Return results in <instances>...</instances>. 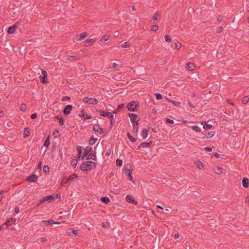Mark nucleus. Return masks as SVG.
<instances>
[{"instance_id": "1", "label": "nucleus", "mask_w": 249, "mask_h": 249, "mask_svg": "<svg viewBox=\"0 0 249 249\" xmlns=\"http://www.w3.org/2000/svg\"><path fill=\"white\" fill-rule=\"evenodd\" d=\"M95 163L90 161L83 162L80 167V169L82 171H89L92 169H95Z\"/></svg>"}, {"instance_id": "2", "label": "nucleus", "mask_w": 249, "mask_h": 249, "mask_svg": "<svg viewBox=\"0 0 249 249\" xmlns=\"http://www.w3.org/2000/svg\"><path fill=\"white\" fill-rule=\"evenodd\" d=\"M131 165L130 163H127L125 166V174L127 177V178L134 182V180H133V177L131 175L132 170H131Z\"/></svg>"}, {"instance_id": "3", "label": "nucleus", "mask_w": 249, "mask_h": 249, "mask_svg": "<svg viewBox=\"0 0 249 249\" xmlns=\"http://www.w3.org/2000/svg\"><path fill=\"white\" fill-rule=\"evenodd\" d=\"M139 106V103L137 101H133L128 104L127 109L129 111H136L137 107Z\"/></svg>"}, {"instance_id": "4", "label": "nucleus", "mask_w": 249, "mask_h": 249, "mask_svg": "<svg viewBox=\"0 0 249 249\" xmlns=\"http://www.w3.org/2000/svg\"><path fill=\"white\" fill-rule=\"evenodd\" d=\"M83 101L85 103L94 105L98 103V100L96 98H89L88 97H84L83 99Z\"/></svg>"}, {"instance_id": "5", "label": "nucleus", "mask_w": 249, "mask_h": 249, "mask_svg": "<svg viewBox=\"0 0 249 249\" xmlns=\"http://www.w3.org/2000/svg\"><path fill=\"white\" fill-rule=\"evenodd\" d=\"M125 200L127 202L134 205H137L138 204V201L136 200L134 198V197L131 195H127L125 197Z\"/></svg>"}, {"instance_id": "6", "label": "nucleus", "mask_w": 249, "mask_h": 249, "mask_svg": "<svg viewBox=\"0 0 249 249\" xmlns=\"http://www.w3.org/2000/svg\"><path fill=\"white\" fill-rule=\"evenodd\" d=\"M38 178V177L37 175L33 174L28 177L26 178V180L30 182L34 183L37 181Z\"/></svg>"}, {"instance_id": "7", "label": "nucleus", "mask_w": 249, "mask_h": 249, "mask_svg": "<svg viewBox=\"0 0 249 249\" xmlns=\"http://www.w3.org/2000/svg\"><path fill=\"white\" fill-rule=\"evenodd\" d=\"M129 116L130 118L131 122L134 124L138 123L140 119H138V115L134 113H129Z\"/></svg>"}, {"instance_id": "8", "label": "nucleus", "mask_w": 249, "mask_h": 249, "mask_svg": "<svg viewBox=\"0 0 249 249\" xmlns=\"http://www.w3.org/2000/svg\"><path fill=\"white\" fill-rule=\"evenodd\" d=\"M73 108V106L71 105H68L64 107L63 110V113L65 115H67L70 114L71 111Z\"/></svg>"}, {"instance_id": "9", "label": "nucleus", "mask_w": 249, "mask_h": 249, "mask_svg": "<svg viewBox=\"0 0 249 249\" xmlns=\"http://www.w3.org/2000/svg\"><path fill=\"white\" fill-rule=\"evenodd\" d=\"M92 147L90 146H87L84 148V152L82 156V159H84L86 157L87 158L89 153L91 151Z\"/></svg>"}, {"instance_id": "10", "label": "nucleus", "mask_w": 249, "mask_h": 249, "mask_svg": "<svg viewBox=\"0 0 249 249\" xmlns=\"http://www.w3.org/2000/svg\"><path fill=\"white\" fill-rule=\"evenodd\" d=\"M17 22H16L15 24L11 26H10L8 28L7 32L9 34H12L14 33L16 31V29L17 28L18 26L17 25Z\"/></svg>"}, {"instance_id": "11", "label": "nucleus", "mask_w": 249, "mask_h": 249, "mask_svg": "<svg viewBox=\"0 0 249 249\" xmlns=\"http://www.w3.org/2000/svg\"><path fill=\"white\" fill-rule=\"evenodd\" d=\"M92 159L93 160H96V152H94L93 151H91L89 155L86 158V160Z\"/></svg>"}, {"instance_id": "12", "label": "nucleus", "mask_w": 249, "mask_h": 249, "mask_svg": "<svg viewBox=\"0 0 249 249\" xmlns=\"http://www.w3.org/2000/svg\"><path fill=\"white\" fill-rule=\"evenodd\" d=\"M16 221V219L14 218H8L6 220V221L4 223H3V224H2L0 226V231L2 229L3 227L5 225L8 227L9 226V223H10V221H14V222H15Z\"/></svg>"}, {"instance_id": "13", "label": "nucleus", "mask_w": 249, "mask_h": 249, "mask_svg": "<svg viewBox=\"0 0 249 249\" xmlns=\"http://www.w3.org/2000/svg\"><path fill=\"white\" fill-rule=\"evenodd\" d=\"M67 232L68 234H69L71 236L76 235H77L78 233V232L76 230H74L72 228H69L67 230Z\"/></svg>"}, {"instance_id": "14", "label": "nucleus", "mask_w": 249, "mask_h": 249, "mask_svg": "<svg viewBox=\"0 0 249 249\" xmlns=\"http://www.w3.org/2000/svg\"><path fill=\"white\" fill-rule=\"evenodd\" d=\"M242 184L244 187L248 188L249 186V179L247 178H244L242 180Z\"/></svg>"}, {"instance_id": "15", "label": "nucleus", "mask_w": 249, "mask_h": 249, "mask_svg": "<svg viewBox=\"0 0 249 249\" xmlns=\"http://www.w3.org/2000/svg\"><path fill=\"white\" fill-rule=\"evenodd\" d=\"M80 117H83L85 120H88L91 119L92 118V116L91 115L86 114L84 112V110H82L80 114L79 115Z\"/></svg>"}, {"instance_id": "16", "label": "nucleus", "mask_w": 249, "mask_h": 249, "mask_svg": "<svg viewBox=\"0 0 249 249\" xmlns=\"http://www.w3.org/2000/svg\"><path fill=\"white\" fill-rule=\"evenodd\" d=\"M95 41L94 39H88L84 42L85 46H88L92 45Z\"/></svg>"}, {"instance_id": "17", "label": "nucleus", "mask_w": 249, "mask_h": 249, "mask_svg": "<svg viewBox=\"0 0 249 249\" xmlns=\"http://www.w3.org/2000/svg\"><path fill=\"white\" fill-rule=\"evenodd\" d=\"M87 36H88L87 33H86V32H84V33L81 34V35H78L76 36V40L78 41V40H83L85 38H86Z\"/></svg>"}, {"instance_id": "18", "label": "nucleus", "mask_w": 249, "mask_h": 249, "mask_svg": "<svg viewBox=\"0 0 249 249\" xmlns=\"http://www.w3.org/2000/svg\"><path fill=\"white\" fill-rule=\"evenodd\" d=\"M186 65V68L189 71H192L195 69V66L193 63L189 62Z\"/></svg>"}, {"instance_id": "19", "label": "nucleus", "mask_w": 249, "mask_h": 249, "mask_svg": "<svg viewBox=\"0 0 249 249\" xmlns=\"http://www.w3.org/2000/svg\"><path fill=\"white\" fill-rule=\"evenodd\" d=\"M97 111H98L99 112H100V114L101 116H104V117H109L110 116V115L111 114V112H105L104 111H102L101 110H97Z\"/></svg>"}, {"instance_id": "20", "label": "nucleus", "mask_w": 249, "mask_h": 249, "mask_svg": "<svg viewBox=\"0 0 249 249\" xmlns=\"http://www.w3.org/2000/svg\"><path fill=\"white\" fill-rule=\"evenodd\" d=\"M213 170H214L215 173L218 175L222 174L223 172L222 168L218 166H215L213 167Z\"/></svg>"}, {"instance_id": "21", "label": "nucleus", "mask_w": 249, "mask_h": 249, "mask_svg": "<svg viewBox=\"0 0 249 249\" xmlns=\"http://www.w3.org/2000/svg\"><path fill=\"white\" fill-rule=\"evenodd\" d=\"M53 223V221L52 219H49L48 220H43L42 221V224L45 226L49 225H52Z\"/></svg>"}, {"instance_id": "22", "label": "nucleus", "mask_w": 249, "mask_h": 249, "mask_svg": "<svg viewBox=\"0 0 249 249\" xmlns=\"http://www.w3.org/2000/svg\"><path fill=\"white\" fill-rule=\"evenodd\" d=\"M196 167L199 169H202L204 167V164L200 160H197L196 162Z\"/></svg>"}, {"instance_id": "23", "label": "nucleus", "mask_w": 249, "mask_h": 249, "mask_svg": "<svg viewBox=\"0 0 249 249\" xmlns=\"http://www.w3.org/2000/svg\"><path fill=\"white\" fill-rule=\"evenodd\" d=\"M202 124L203 125V128L205 129H206V130H208V129H211L212 127V124H207V122H203L202 123Z\"/></svg>"}, {"instance_id": "24", "label": "nucleus", "mask_w": 249, "mask_h": 249, "mask_svg": "<svg viewBox=\"0 0 249 249\" xmlns=\"http://www.w3.org/2000/svg\"><path fill=\"white\" fill-rule=\"evenodd\" d=\"M101 200L102 202L105 204H108L110 202V199L107 196H103L101 198Z\"/></svg>"}, {"instance_id": "25", "label": "nucleus", "mask_w": 249, "mask_h": 249, "mask_svg": "<svg viewBox=\"0 0 249 249\" xmlns=\"http://www.w3.org/2000/svg\"><path fill=\"white\" fill-rule=\"evenodd\" d=\"M108 118L110 119V125H111L110 128H111L115 123V120H114L113 114L111 113V114L110 115V116L108 117Z\"/></svg>"}, {"instance_id": "26", "label": "nucleus", "mask_w": 249, "mask_h": 249, "mask_svg": "<svg viewBox=\"0 0 249 249\" xmlns=\"http://www.w3.org/2000/svg\"><path fill=\"white\" fill-rule=\"evenodd\" d=\"M148 130L146 129L143 128L142 131V135L143 139H145L147 137Z\"/></svg>"}, {"instance_id": "27", "label": "nucleus", "mask_w": 249, "mask_h": 249, "mask_svg": "<svg viewBox=\"0 0 249 249\" xmlns=\"http://www.w3.org/2000/svg\"><path fill=\"white\" fill-rule=\"evenodd\" d=\"M43 172L45 174L49 175L50 173V168L48 165H45L43 167Z\"/></svg>"}, {"instance_id": "28", "label": "nucleus", "mask_w": 249, "mask_h": 249, "mask_svg": "<svg viewBox=\"0 0 249 249\" xmlns=\"http://www.w3.org/2000/svg\"><path fill=\"white\" fill-rule=\"evenodd\" d=\"M30 133V129L28 127H25L24 129L23 135L24 137H28Z\"/></svg>"}, {"instance_id": "29", "label": "nucleus", "mask_w": 249, "mask_h": 249, "mask_svg": "<svg viewBox=\"0 0 249 249\" xmlns=\"http://www.w3.org/2000/svg\"><path fill=\"white\" fill-rule=\"evenodd\" d=\"M127 136L129 140L132 142H135L137 140V139L134 137L132 136L129 133H127Z\"/></svg>"}, {"instance_id": "30", "label": "nucleus", "mask_w": 249, "mask_h": 249, "mask_svg": "<svg viewBox=\"0 0 249 249\" xmlns=\"http://www.w3.org/2000/svg\"><path fill=\"white\" fill-rule=\"evenodd\" d=\"M78 177V176L76 174H73L71 175L67 179V181H71L72 180H73L75 178H76Z\"/></svg>"}, {"instance_id": "31", "label": "nucleus", "mask_w": 249, "mask_h": 249, "mask_svg": "<svg viewBox=\"0 0 249 249\" xmlns=\"http://www.w3.org/2000/svg\"><path fill=\"white\" fill-rule=\"evenodd\" d=\"M138 125H139V123H134L133 124V132L134 133H136L138 132Z\"/></svg>"}, {"instance_id": "32", "label": "nucleus", "mask_w": 249, "mask_h": 249, "mask_svg": "<svg viewBox=\"0 0 249 249\" xmlns=\"http://www.w3.org/2000/svg\"><path fill=\"white\" fill-rule=\"evenodd\" d=\"M147 147H148L147 146V143L146 142H144L141 143L138 146V149L140 150L141 148H147Z\"/></svg>"}, {"instance_id": "33", "label": "nucleus", "mask_w": 249, "mask_h": 249, "mask_svg": "<svg viewBox=\"0 0 249 249\" xmlns=\"http://www.w3.org/2000/svg\"><path fill=\"white\" fill-rule=\"evenodd\" d=\"M53 135L54 138H58V137H60V133L59 130H55L53 132Z\"/></svg>"}, {"instance_id": "34", "label": "nucleus", "mask_w": 249, "mask_h": 249, "mask_svg": "<svg viewBox=\"0 0 249 249\" xmlns=\"http://www.w3.org/2000/svg\"><path fill=\"white\" fill-rule=\"evenodd\" d=\"M40 80L41 82L44 84L48 83L49 82L46 79L47 77H42V76H40Z\"/></svg>"}, {"instance_id": "35", "label": "nucleus", "mask_w": 249, "mask_h": 249, "mask_svg": "<svg viewBox=\"0 0 249 249\" xmlns=\"http://www.w3.org/2000/svg\"><path fill=\"white\" fill-rule=\"evenodd\" d=\"M68 59L70 60H72V61H77L79 59V58L75 56H72V55H68L67 56Z\"/></svg>"}, {"instance_id": "36", "label": "nucleus", "mask_w": 249, "mask_h": 249, "mask_svg": "<svg viewBox=\"0 0 249 249\" xmlns=\"http://www.w3.org/2000/svg\"><path fill=\"white\" fill-rule=\"evenodd\" d=\"M242 103L244 104H247L249 102V96H246L243 98L242 99Z\"/></svg>"}, {"instance_id": "37", "label": "nucleus", "mask_w": 249, "mask_h": 249, "mask_svg": "<svg viewBox=\"0 0 249 249\" xmlns=\"http://www.w3.org/2000/svg\"><path fill=\"white\" fill-rule=\"evenodd\" d=\"M97 140V138H94L93 137L91 138L89 141V144L93 145Z\"/></svg>"}, {"instance_id": "38", "label": "nucleus", "mask_w": 249, "mask_h": 249, "mask_svg": "<svg viewBox=\"0 0 249 249\" xmlns=\"http://www.w3.org/2000/svg\"><path fill=\"white\" fill-rule=\"evenodd\" d=\"M50 144V142L49 141V136H48V137L46 139V140L44 142V145L45 147H48L49 146Z\"/></svg>"}, {"instance_id": "39", "label": "nucleus", "mask_w": 249, "mask_h": 249, "mask_svg": "<svg viewBox=\"0 0 249 249\" xmlns=\"http://www.w3.org/2000/svg\"><path fill=\"white\" fill-rule=\"evenodd\" d=\"M77 160L76 159H73L71 161V165L73 166V168H75L77 166Z\"/></svg>"}, {"instance_id": "40", "label": "nucleus", "mask_w": 249, "mask_h": 249, "mask_svg": "<svg viewBox=\"0 0 249 249\" xmlns=\"http://www.w3.org/2000/svg\"><path fill=\"white\" fill-rule=\"evenodd\" d=\"M166 99L169 101L170 102L172 103L174 105H175V106H177V107H178L179 104H180L179 102H177V101H174V100H169L168 99H167V98H166Z\"/></svg>"}, {"instance_id": "41", "label": "nucleus", "mask_w": 249, "mask_h": 249, "mask_svg": "<svg viewBox=\"0 0 249 249\" xmlns=\"http://www.w3.org/2000/svg\"><path fill=\"white\" fill-rule=\"evenodd\" d=\"M93 127V129L95 131H97V132H98L99 130H100V129H101L100 126L98 124H94Z\"/></svg>"}, {"instance_id": "42", "label": "nucleus", "mask_w": 249, "mask_h": 249, "mask_svg": "<svg viewBox=\"0 0 249 249\" xmlns=\"http://www.w3.org/2000/svg\"><path fill=\"white\" fill-rule=\"evenodd\" d=\"M192 128L193 130L197 131V132H200L201 129L197 126L196 125H193L192 126Z\"/></svg>"}, {"instance_id": "43", "label": "nucleus", "mask_w": 249, "mask_h": 249, "mask_svg": "<svg viewBox=\"0 0 249 249\" xmlns=\"http://www.w3.org/2000/svg\"><path fill=\"white\" fill-rule=\"evenodd\" d=\"M116 165L117 166H121L123 165V161L122 160L119 159H117L116 160Z\"/></svg>"}, {"instance_id": "44", "label": "nucleus", "mask_w": 249, "mask_h": 249, "mask_svg": "<svg viewBox=\"0 0 249 249\" xmlns=\"http://www.w3.org/2000/svg\"><path fill=\"white\" fill-rule=\"evenodd\" d=\"M214 134H215V132L214 131H210L207 134V138H212L214 135Z\"/></svg>"}, {"instance_id": "45", "label": "nucleus", "mask_w": 249, "mask_h": 249, "mask_svg": "<svg viewBox=\"0 0 249 249\" xmlns=\"http://www.w3.org/2000/svg\"><path fill=\"white\" fill-rule=\"evenodd\" d=\"M26 109V105L25 104L22 103L21 105L20 109L21 111H25Z\"/></svg>"}, {"instance_id": "46", "label": "nucleus", "mask_w": 249, "mask_h": 249, "mask_svg": "<svg viewBox=\"0 0 249 249\" xmlns=\"http://www.w3.org/2000/svg\"><path fill=\"white\" fill-rule=\"evenodd\" d=\"M159 26L157 25H154L152 26L151 31L156 32L159 30Z\"/></svg>"}, {"instance_id": "47", "label": "nucleus", "mask_w": 249, "mask_h": 249, "mask_svg": "<svg viewBox=\"0 0 249 249\" xmlns=\"http://www.w3.org/2000/svg\"><path fill=\"white\" fill-rule=\"evenodd\" d=\"M181 43L179 42L175 43V48L177 49V50H179L181 48Z\"/></svg>"}, {"instance_id": "48", "label": "nucleus", "mask_w": 249, "mask_h": 249, "mask_svg": "<svg viewBox=\"0 0 249 249\" xmlns=\"http://www.w3.org/2000/svg\"><path fill=\"white\" fill-rule=\"evenodd\" d=\"M59 123L60 125H61V126H63L64 125V119L61 116H60L59 120Z\"/></svg>"}, {"instance_id": "49", "label": "nucleus", "mask_w": 249, "mask_h": 249, "mask_svg": "<svg viewBox=\"0 0 249 249\" xmlns=\"http://www.w3.org/2000/svg\"><path fill=\"white\" fill-rule=\"evenodd\" d=\"M164 38L165 40V41L166 42H170L171 41V38L170 36L168 35H165L164 36Z\"/></svg>"}, {"instance_id": "50", "label": "nucleus", "mask_w": 249, "mask_h": 249, "mask_svg": "<svg viewBox=\"0 0 249 249\" xmlns=\"http://www.w3.org/2000/svg\"><path fill=\"white\" fill-rule=\"evenodd\" d=\"M130 43H128V42H124L122 45V47L123 48H127V47H130Z\"/></svg>"}, {"instance_id": "51", "label": "nucleus", "mask_w": 249, "mask_h": 249, "mask_svg": "<svg viewBox=\"0 0 249 249\" xmlns=\"http://www.w3.org/2000/svg\"><path fill=\"white\" fill-rule=\"evenodd\" d=\"M166 123L169 124H172L174 123V121L170 119L166 118Z\"/></svg>"}, {"instance_id": "52", "label": "nucleus", "mask_w": 249, "mask_h": 249, "mask_svg": "<svg viewBox=\"0 0 249 249\" xmlns=\"http://www.w3.org/2000/svg\"><path fill=\"white\" fill-rule=\"evenodd\" d=\"M108 39V36H104L101 39H100V41L101 42L106 41Z\"/></svg>"}, {"instance_id": "53", "label": "nucleus", "mask_w": 249, "mask_h": 249, "mask_svg": "<svg viewBox=\"0 0 249 249\" xmlns=\"http://www.w3.org/2000/svg\"><path fill=\"white\" fill-rule=\"evenodd\" d=\"M70 99H71V97L68 96H63L61 100H62V101L64 102L66 100H70Z\"/></svg>"}, {"instance_id": "54", "label": "nucleus", "mask_w": 249, "mask_h": 249, "mask_svg": "<svg viewBox=\"0 0 249 249\" xmlns=\"http://www.w3.org/2000/svg\"><path fill=\"white\" fill-rule=\"evenodd\" d=\"M155 95L157 100H160L162 98V95L160 93H156Z\"/></svg>"}, {"instance_id": "55", "label": "nucleus", "mask_w": 249, "mask_h": 249, "mask_svg": "<svg viewBox=\"0 0 249 249\" xmlns=\"http://www.w3.org/2000/svg\"><path fill=\"white\" fill-rule=\"evenodd\" d=\"M102 226L103 228H104L105 229H107V227L108 226V223L106 222H103L102 223Z\"/></svg>"}, {"instance_id": "56", "label": "nucleus", "mask_w": 249, "mask_h": 249, "mask_svg": "<svg viewBox=\"0 0 249 249\" xmlns=\"http://www.w3.org/2000/svg\"><path fill=\"white\" fill-rule=\"evenodd\" d=\"M55 198V197H54L53 196V195H50V196H47V199H48V200H49L50 201L51 200H54Z\"/></svg>"}, {"instance_id": "57", "label": "nucleus", "mask_w": 249, "mask_h": 249, "mask_svg": "<svg viewBox=\"0 0 249 249\" xmlns=\"http://www.w3.org/2000/svg\"><path fill=\"white\" fill-rule=\"evenodd\" d=\"M82 148H83L82 146H77V150L78 153H82Z\"/></svg>"}, {"instance_id": "58", "label": "nucleus", "mask_w": 249, "mask_h": 249, "mask_svg": "<svg viewBox=\"0 0 249 249\" xmlns=\"http://www.w3.org/2000/svg\"><path fill=\"white\" fill-rule=\"evenodd\" d=\"M41 200V203H45V202L48 201V199H47V196L44 197Z\"/></svg>"}, {"instance_id": "59", "label": "nucleus", "mask_w": 249, "mask_h": 249, "mask_svg": "<svg viewBox=\"0 0 249 249\" xmlns=\"http://www.w3.org/2000/svg\"><path fill=\"white\" fill-rule=\"evenodd\" d=\"M159 16V14L158 13H155L152 17V18L154 20H157L158 17Z\"/></svg>"}, {"instance_id": "60", "label": "nucleus", "mask_w": 249, "mask_h": 249, "mask_svg": "<svg viewBox=\"0 0 249 249\" xmlns=\"http://www.w3.org/2000/svg\"><path fill=\"white\" fill-rule=\"evenodd\" d=\"M42 77H47L48 74L46 71H42Z\"/></svg>"}, {"instance_id": "61", "label": "nucleus", "mask_w": 249, "mask_h": 249, "mask_svg": "<svg viewBox=\"0 0 249 249\" xmlns=\"http://www.w3.org/2000/svg\"><path fill=\"white\" fill-rule=\"evenodd\" d=\"M223 29L222 27H218L217 29L216 33H220L223 31Z\"/></svg>"}, {"instance_id": "62", "label": "nucleus", "mask_w": 249, "mask_h": 249, "mask_svg": "<svg viewBox=\"0 0 249 249\" xmlns=\"http://www.w3.org/2000/svg\"><path fill=\"white\" fill-rule=\"evenodd\" d=\"M37 115L36 113H33V114H31V118L32 119H35L37 117Z\"/></svg>"}, {"instance_id": "63", "label": "nucleus", "mask_w": 249, "mask_h": 249, "mask_svg": "<svg viewBox=\"0 0 249 249\" xmlns=\"http://www.w3.org/2000/svg\"><path fill=\"white\" fill-rule=\"evenodd\" d=\"M204 150L206 151L210 152L212 151V148L209 147H206L204 148Z\"/></svg>"}, {"instance_id": "64", "label": "nucleus", "mask_w": 249, "mask_h": 249, "mask_svg": "<svg viewBox=\"0 0 249 249\" xmlns=\"http://www.w3.org/2000/svg\"><path fill=\"white\" fill-rule=\"evenodd\" d=\"M102 146V144H100V143H99V142H98V143L97 144V145H96V146L95 148H99V149L101 150V149Z\"/></svg>"}]
</instances>
